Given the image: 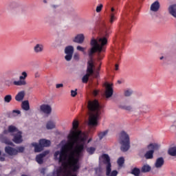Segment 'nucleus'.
I'll return each mask as SVG.
<instances>
[{
	"label": "nucleus",
	"mask_w": 176,
	"mask_h": 176,
	"mask_svg": "<svg viewBox=\"0 0 176 176\" xmlns=\"http://www.w3.org/2000/svg\"><path fill=\"white\" fill-rule=\"evenodd\" d=\"M109 34H111V30L106 28L99 37L96 38L94 37L91 38L90 41L91 48L88 50L89 60L87 66V74L82 78V83H87L89 78L94 74V62L93 60L94 54L97 53L98 61L102 60L104 56L101 55V53H104L107 50Z\"/></svg>",
	"instance_id": "obj_1"
},
{
	"label": "nucleus",
	"mask_w": 176,
	"mask_h": 176,
	"mask_svg": "<svg viewBox=\"0 0 176 176\" xmlns=\"http://www.w3.org/2000/svg\"><path fill=\"white\" fill-rule=\"evenodd\" d=\"M54 160H58V163H61L63 167H60L54 172V176H78L80 168V158H54Z\"/></svg>",
	"instance_id": "obj_2"
},
{
	"label": "nucleus",
	"mask_w": 176,
	"mask_h": 176,
	"mask_svg": "<svg viewBox=\"0 0 176 176\" xmlns=\"http://www.w3.org/2000/svg\"><path fill=\"white\" fill-rule=\"evenodd\" d=\"M87 108L89 110V126L94 127L98 124V120H100V115H101V107L98 100H89L88 102Z\"/></svg>",
	"instance_id": "obj_3"
},
{
	"label": "nucleus",
	"mask_w": 176,
	"mask_h": 176,
	"mask_svg": "<svg viewBox=\"0 0 176 176\" xmlns=\"http://www.w3.org/2000/svg\"><path fill=\"white\" fill-rule=\"evenodd\" d=\"M120 144L122 152H127L130 149V136L124 131H122L120 133Z\"/></svg>",
	"instance_id": "obj_4"
},
{
	"label": "nucleus",
	"mask_w": 176,
	"mask_h": 176,
	"mask_svg": "<svg viewBox=\"0 0 176 176\" xmlns=\"http://www.w3.org/2000/svg\"><path fill=\"white\" fill-rule=\"evenodd\" d=\"M5 153L9 156H17L19 153H23L25 151V147L21 146L16 148H13L10 146H7L4 148Z\"/></svg>",
	"instance_id": "obj_5"
},
{
	"label": "nucleus",
	"mask_w": 176,
	"mask_h": 176,
	"mask_svg": "<svg viewBox=\"0 0 176 176\" xmlns=\"http://www.w3.org/2000/svg\"><path fill=\"white\" fill-rule=\"evenodd\" d=\"M52 144L50 140L46 139H41L39 140V144L36 142L32 143V146L34 147V152H42L43 148H47Z\"/></svg>",
	"instance_id": "obj_6"
},
{
	"label": "nucleus",
	"mask_w": 176,
	"mask_h": 176,
	"mask_svg": "<svg viewBox=\"0 0 176 176\" xmlns=\"http://www.w3.org/2000/svg\"><path fill=\"white\" fill-rule=\"evenodd\" d=\"M147 148L148 149H149V151L146 152V153L144 154L145 159L146 160L153 159V153H155V151L159 150V148H160L159 144H150L148 145Z\"/></svg>",
	"instance_id": "obj_7"
},
{
	"label": "nucleus",
	"mask_w": 176,
	"mask_h": 176,
	"mask_svg": "<svg viewBox=\"0 0 176 176\" xmlns=\"http://www.w3.org/2000/svg\"><path fill=\"white\" fill-rule=\"evenodd\" d=\"M27 76H28L27 72H23L21 76H19V80L18 81H14L13 84L14 86H26L27 81H25V79Z\"/></svg>",
	"instance_id": "obj_8"
},
{
	"label": "nucleus",
	"mask_w": 176,
	"mask_h": 176,
	"mask_svg": "<svg viewBox=\"0 0 176 176\" xmlns=\"http://www.w3.org/2000/svg\"><path fill=\"white\" fill-rule=\"evenodd\" d=\"M116 13H118V8L116 6L111 7L109 12V21L110 24H113V21L116 20Z\"/></svg>",
	"instance_id": "obj_9"
},
{
	"label": "nucleus",
	"mask_w": 176,
	"mask_h": 176,
	"mask_svg": "<svg viewBox=\"0 0 176 176\" xmlns=\"http://www.w3.org/2000/svg\"><path fill=\"white\" fill-rule=\"evenodd\" d=\"M65 59L66 61H71L72 60V56H74V47L71 45L65 48Z\"/></svg>",
	"instance_id": "obj_10"
},
{
	"label": "nucleus",
	"mask_w": 176,
	"mask_h": 176,
	"mask_svg": "<svg viewBox=\"0 0 176 176\" xmlns=\"http://www.w3.org/2000/svg\"><path fill=\"white\" fill-rule=\"evenodd\" d=\"M23 132L18 131L16 133L13 134L14 138L12 139L13 142L15 144H21L23 142Z\"/></svg>",
	"instance_id": "obj_11"
},
{
	"label": "nucleus",
	"mask_w": 176,
	"mask_h": 176,
	"mask_svg": "<svg viewBox=\"0 0 176 176\" xmlns=\"http://www.w3.org/2000/svg\"><path fill=\"white\" fill-rule=\"evenodd\" d=\"M40 111L46 115H50L52 113V107L49 104H41Z\"/></svg>",
	"instance_id": "obj_12"
},
{
	"label": "nucleus",
	"mask_w": 176,
	"mask_h": 176,
	"mask_svg": "<svg viewBox=\"0 0 176 176\" xmlns=\"http://www.w3.org/2000/svg\"><path fill=\"white\" fill-rule=\"evenodd\" d=\"M111 96H113V88H112V85L108 84L106 87L105 97L111 98Z\"/></svg>",
	"instance_id": "obj_13"
},
{
	"label": "nucleus",
	"mask_w": 176,
	"mask_h": 176,
	"mask_svg": "<svg viewBox=\"0 0 176 176\" xmlns=\"http://www.w3.org/2000/svg\"><path fill=\"white\" fill-rule=\"evenodd\" d=\"M0 141L3 142V144H6V145H11V146H14V144L9 140L7 137L5 136L3 134H0Z\"/></svg>",
	"instance_id": "obj_14"
},
{
	"label": "nucleus",
	"mask_w": 176,
	"mask_h": 176,
	"mask_svg": "<svg viewBox=\"0 0 176 176\" xmlns=\"http://www.w3.org/2000/svg\"><path fill=\"white\" fill-rule=\"evenodd\" d=\"M118 170H112V166L109 165L106 166V175L107 176H118Z\"/></svg>",
	"instance_id": "obj_15"
},
{
	"label": "nucleus",
	"mask_w": 176,
	"mask_h": 176,
	"mask_svg": "<svg viewBox=\"0 0 176 176\" xmlns=\"http://www.w3.org/2000/svg\"><path fill=\"white\" fill-rule=\"evenodd\" d=\"M46 155H49V151H45L44 153L37 155L36 157V160L38 164H43V157L46 156Z\"/></svg>",
	"instance_id": "obj_16"
},
{
	"label": "nucleus",
	"mask_w": 176,
	"mask_h": 176,
	"mask_svg": "<svg viewBox=\"0 0 176 176\" xmlns=\"http://www.w3.org/2000/svg\"><path fill=\"white\" fill-rule=\"evenodd\" d=\"M102 159H103V163L104 164H106V167H108V166L112 167V165L111 164V158L108 154H103L102 155Z\"/></svg>",
	"instance_id": "obj_17"
},
{
	"label": "nucleus",
	"mask_w": 176,
	"mask_h": 176,
	"mask_svg": "<svg viewBox=\"0 0 176 176\" xmlns=\"http://www.w3.org/2000/svg\"><path fill=\"white\" fill-rule=\"evenodd\" d=\"M73 42L82 44L83 42H85V35H83V34H78L73 40Z\"/></svg>",
	"instance_id": "obj_18"
},
{
	"label": "nucleus",
	"mask_w": 176,
	"mask_h": 176,
	"mask_svg": "<svg viewBox=\"0 0 176 176\" xmlns=\"http://www.w3.org/2000/svg\"><path fill=\"white\" fill-rule=\"evenodd\" d=\"M141 113H149L151 107L148 104H141L139 107Z\"/></svg>",
	"instance_id": "obj_19"
},
{
	"label": "nucleus",
	"mask_w": 176,
	"mask_h": 176,
	"mask_svg": "<svg viewBox=\"0 0 176 176\" xmlns=\"http://www.w3.org/2000/svg\"><path fill=\"white\" fill-rule=\"evenodd\" d=\"M164 164V159L160 157L156 160L155 163V167H156V168H162Z\"/></svg>",
	"instance_id": "obj_20"
},
{
	"label": "nucleus",
	"mask_w": 176,
	"mask_h": 176,
	"mask_svg": "<svg viewBox=\"0 0 176 176\" xmlns=\"http://www.w3.org/2000/svg\"><path fill=\"white\" fill-rule=\"evenodd\" d=\"M151 12H158L159 9H160V3L158 1H155L151 6Z\"/></svg>",
	"instance_id": "obj_21"
},
{
	"label": "nucleus",
	"mask_w": 176,
	"mask_h": 176,
	"mask_svg": "<svg viewBox=\"0 0 176 176\" xmlns=\"http://www.w3.org/2000/svg\"><path fill=\"white\" fill-rule=\"evenodd\" d=\"M24 97H25V91H21L16 95L15 100L20 102V101H23V100H24Z\"/></svg>",
	"instance_id": "obj_22"
},
{
	"label": "nucleus",
	"mask_w": 176,
	"mask_h": 176,
	"mask_svg": "<svg viewBox=\"0 0 176 176\" xmlns=\"http://www.w3.org/2000/svg\"><path fill=\"white\" fill-rule=\"evenodd\" d=\"M168 10L169 14L176 19V4L170 6Z\"/></svg>",
	"instance_id": "obj_23"
},
{
	"label": "nucleus",
	"mask_w": 176,
	"mask_h": 176,
	"mask_svg": "<svg viewBox=\"0 0 176 176\" xmlns=\"http://www.w3.org/2000/svg\"><path fill=\"white\" fill-rule=\"evenodd\" d=\"M119 108L120 109H124V111H127L128 112H133L134 111V107L131 104H125V105H119Z\"/></svg>",
	"instance_id": "obj_24"
},
{
	"label": "nucleus",
	"mask_w": 176,
	"mask_h": 176,
	"mask_svg": "<svg viewBox=\"0 0 176 176\" xmlns=\"http://www.w3.org/2000/svg\"><path fill=\"white\" fill-rule=\"evenodd\" d=\"M34 50L35 53H42V52H43V45L36 44L34 47Z\"/></svg>",
	"instance_id": "obj_25"
},
{
	"label": "nucleus",
	"mask_w": 176,
	"mask_h": 176,
	"mask_svg": "<svg viewBox=\"0 0 176 176\" xmlns=\"http://www.w3.org/2000/svg\"><path fill=\"white\" fill-rule=\"evenodd\" d=\"M46 129L47 130H53V129H56V123L52 120L48 121L46 124Z\"/></svg>",
	"instance_id": "obj_26"
},
{
	"label": "nucleus",
	"mask_w": 176,
	"mask_h": 176,
	"mask_svg": "<svg viewBox=\"0 0 176 176\" xmlns=\"http://www.w3.org/2000/svg\"><path fill=\"white\" fill-rule=\"evenodd\" d=\"M21 108L23 111H30V102L28 100L22 102Z\"/></svg>",
	"instance_id": "obj_27"
},
{
	"label": "nucleus",
	"mask_w": 176,
	"mask_h": 176,
	"mask_svg": "<svg viewBox=\"0 0 176 176\" xmlns=\"http://www.w3.org/2000/svg\"><path fill=\"white\" fill-rule=\"evenodd\" d=\"M133 89H126L124 90V97H131L133 95Z\"/></svg>",
	"instance_id": "obj_28"
},
{
	"label": "nucleus",
	"mask_w": 176,
	"mask_h": 176,
	"mask_svg": "<svg viewBox=\"0 0 176 176\" xmlns=\"http://www.w3.org/2000/svg\"><path fill=\"white\" fill-rule=\"evenodd\" d=\"M151 166L146 164L142 167L141 172L142 173H149V171H151Z\"/></svg>",
	"instance_id": "obj_29"
},
{
	"label": "nucleus",
	"mask_w": 176,
	"mask_h": 176,
	"mask_svg": "<svg viewBox=\"0 0 176 176\" xmlns=\"http://www.w3.org/2000/svg\"><path fill=\"white\" fill-rule=\"evenodd\" d=\"M8 131L9 133H17L19 131V129H17V127H16L15 126L13 125H10L8 126Z\"/></svg>",
	"instance_id": "obj_30"
},
{
	"label": "nucleus",
	"mask_w": 176,
	"mask_h": 176,
	"mask_svg": "<svg viewBox=\"0 0 176 176\" xmlns=\"http://www.w3.org/2000/svg\"><path fill=\"white\" fill-rule=\"evenodd\" d=\"M168 153L170 156H176V147L170 148Z\"/></svg>",
	"instance_id": "obj_31"
},
{
	"label": "nucleus",
	"mask_w": 176,
	"mask_h": 176,
	"mask_svg": "<svg viewBox=\"0 0 176 176\" xmlns=\"http://www.w3.org/2000/svg\"><path fill=\"white\" fill-rule=\"evenodd\" d=\"M140 173H141V170H140V168H134L131 171V174H133L135 176H140Z\"/></svg>",
	"instance_id": "obj_32"
},
{
	"label": "nucleus",
	"mask_w": 176,
	"mask_h": 176,
	"mask_svg": "<svg viewBox=\"0 0 176 176\" xmlns=\"http://www.w3.org/2000/svg\"><path fill=\"white\" fill-rule=\"evenodd\" d=\"M117 163L119 167H123V164H124V157H120V158H118Z\"/></svg>",
	"instance_id": "obj_33"
},
{
	"label": "nucleus",
	"mask_w": 176,
	"mask_h": 176,
	"mask_svg": "<svg viewBox=\"0 0 176 176\" xmlns=\"http://www.w3.org/2000/svg\"><path fill=\"white\" fill-rule=\"evenodd\" d=\"M12 100V95H6L4 97V102H6L7 104H9Z\"/></svg>",
	"instance_id": "obj_34"
},
{
	"label": "nucleus",
	"mask_w": 176,
	"mask_h": 176,
	"mask_svg": "<svg viewBox=\"0 0 176 176\" xmlns=\"http://www.w3.org/2000/svg\"><path fill=\"white\" fill-rule=\"evenodd\" d=\"M107 134H108V131H104L102 132H100L98 133L99 139L102 140V138H104V137H105Z\"/></svg>",
	"instance_id": "obj_35"
},
{
	"label": "nucleus",
	"mask_w": 176,
	"mask_h": 176,
	"mask_svg": "<svg viewBox=\"0 0 176 176\" xmlns=\"http://www.w3.org/2000/svg\"><path fill=\"white\" fill-rule=\"evenodd\" d=\"M87 152L89 155H93V153H94V152H96V148H94V147H89V148H87Z\"/></svg>",
	"instance_id": "obj_36"
},
{
	"label": "nucleus",
	"mask_w": 176,
	"mask_h": 176,
	"mask_svg": "<svg viewBox=\"0 0 176 176\" xmlns=\"http://www.w3.org/2000/svg\"><path fill=\"white\" fill-rule=\"evenodd\" d=\"M80 57V56L79 55L78 53H75L74 54L73 58H74V60H75V61H79Z\"/></svg>",
	"instance_id": "obj_37"
},
{
	"label": "nucleus",
	"mask_w": 176,
	"mask_h": 176,
	"mask_svg": "<svg viewBox=\"0 0 176 176\" xmlns=\"http://www.w3.org/2000/svg\"><path fill=\"white\" fill-rule=\"evenodd\" d=\"M102 7H103L102 4H100V6L96 7V10L97 13H100V12H101V10H102Z\"/></svg>",
	"instance_id": "obj_38"
},
{
	"label": "nucleus",
	"mask_w": 176,
	"mask_h": 176,
	"mask_svg": "<svg viewBox=\"0 0 176 176\" xmlns=\"http://www.w3.org/2000/svg\"><path fill=\"white\" fill-rule=\"evenodd\" d=\"M78 89H76L75 91L72 90L71 91V96L72 97H76V95L78 94Z\"/></svg>",
	"instance_id": "obj_39"
},
{
	"label": "nucleus",
	"mask_w": 176,
	"mask_h": 176,
	"mask_svg": "<svg viewBox=\"0 0 176 176\" xmlns=\"http://www.w3.org/2000/svg\"><path fill=\"white\" fill-rule=\"evenodd\" d=\"M77 50H79V52H85L86 49L85 47H80V45L77 46Z\"/></svg>",
	"instance_id": "obj_40"
},
{
	"label": "nucleus",
	"mask_w": 176,
	"mask_h": 176,
	"mask_svg": "<svg viewBox=\"0 0 176 176\" xmlns=\"http://www.w3.org/2000/svg\"><path fill=\"white\" fill-rule=\"evenodd\" d=\"M46 171V169L45 168H42L41 170H40V172L41 174H43V175H45V173Z\"/></svg>",
	"instance_id": "obj_41"
},
{
	"label": "nucleus",
	"mask_w": 176,
	"mask_h": 176,
	"mask_svg": "<svg viewBox=\"0 0 176 176\" xmlns=\"http://www.w3.org/2000/svg\"><path fill=\"white\" fill-rule=\"evenodd\" d=\"M64 85L63 84H56V89H60V87H63Z\"/></svg>",
	"instance_id": "obj_42"
},
{
	"label": "nucleus",
	"mask_w": 176,
	"mask_h": 176,
	"mask_svg": "<svg viewBox=\"0 0 176 176\" xmlns=\"http://www.w3.org/2000/svg\"><path fill=\"white\" fill-rule=\"evenodd\" d=\"M13 113H17V115H20V113H21V112L19 110H14Z\"/></svg>",
	"instance_id": "obj_43"
},
{
	"label": "nucleus",
	"mask_w": 176,
	"mask_h": 176,
	"mask_svg": "<svg viewBox=\"0 0 176 176\" xmlns=\"http://www.w3.org/2000/svg\"><path fill=\"white\" fill-rule=\"evenodd\" d=\"M115 5H116L120 0H111Z\"/></svg>",
	"instance_id": "obj_44"
},
{
	"label": "nucleus",
	"mask_w": 176,
	"mask_h": 176,
	"mask_svg": "<svg viewBox=\"0 0 176 176\" xmlns=\"http://www.w3.org/2000/svg\"><path fill=\"white\" fill-rule=\"evenodd\" d=\"M98 91L94 90V96H98Z\"/></svg>",
	"instance_id": "obj_45"
},
{
	"label": "nucleus",
	"mask_w": 176,
	"mask_h": 176,
	"mask_svg": "<svg viewBox=\"0 0 176 176\" xmlns=\"http://www.w3.org/2000/svg\"><path fill=\"white\" fill-rule=\"evenodd\" d=\"M9 133V129L8 130H4L3 132V134H8Z\"/></svg>",
	"instance_id": "obj_46"
},
{
	"label": "nucleus",
	"mask_w": 176,
	"mask_h": 176,
	"mask_svg": "<svg viewBox=\"0 0 176 176\" xmlns=\"http://www.w3.org/2000/svg\"><path fill=\"white\" fill-rule=\"evenodd\" d=\"M0 162H5L4 157H0Z\"/></svg>",
	"instance_id": "obj_47"
},
{
	"label": "nucleus",
	"mask_w": 176,
	"mask_h": 176,
	"mask_svg": "<svg viewBox=\"0 0 176 176\" xmlns=\"http://www.w3.org/2000/svg\"><path fill=\"white\" fill-rule=\"evenodd\" d=\"M119 69V65L116 64V71H118Z\"/></svg>",
	"instance_id": "obj_48"
},
{
	"label": "nucleus",
	"mask_w": 176,
	"mask_h": 176,
	"mask_svg": "<svg viewBox=\"0 0 176 176\" xmlns=\"http://www.w3.org/2000/svg\"><path fill=\"white\" fill-rule=\"evenodd\" d=\"M39 76H40L39 73L35 74V78H39Z\"/></svg>",
	"instance_id": "obj_49"
},
{
	"label": "nucleus",
	"mask_w": 176,
	"mask_h": 176,
	"mask_svg": "<svg viewBox=\"0 0 176 176\" xmlns=\"http://www.w3.org/2000/svg\"><path fill=\"white\" fill-rule=\"evenodd\" d=\"M98 71H100V67L97 69L96 74H98Z\"/></svg>",
	"instance_id": "obj_50"
},
{
	"label": "nucleus",
	"mask_w": 176,
	"mask_h": 176,
	"mask_svg": "<svg viewBox=\"0 0 176 176\" xmlns=\"http://www.w3.org/2000/svg\"><path fill=\"white\" fill-rule=\"evenodd\" d=\"M164 58V56H161V57L160 58V60H163Z\"/></svg>",
	"instance_id": "obj_51"
},
{
	"label": "nucleus",
	"mask_w": 176,
	"mask_h": 176,
	"mask_svg": "<svg viewBox=\"0 0 176 176\" xmlns=\"http://www.w3.org/2000/svg\"><path fill=\"white\" fill-rule=\"evenodd\" d=\"M44 3H47V1L43 0Z\"/></svg>",
	"instance_id": "obj_52"
},
{
	"label": "nucleus",
	"mask_w": 176,
	"mask_h": 176,
	"mask_svg": "<svg viewBox=\"0 0 176 176\" xmlns=\"http://www.w3.org/2000/svg\"><path fill=\"white\" fill-rule=\"evenodd\" d=\"M50 24H51V25H53V24H54V23L50 22Z\"/></svg>",
	"instance_id": "obj_53"
},
{
	"label": "nucleus",
	"mask_w": 176,
	"mask_h": 176,
	"mask_svg": "<svg viewBox=\"0 0 176 176\" xmlns=\"http://www.w3.org/2000/svg\"><path fill=\"white\" fill-rule=\"evenodd\" d=\"M52 8H56V6H52Z\"/></svg>",
	"instance_id": "obj_54"
},
{
	"label": "nucleus",
	"mask_w": 176,
	"mask_h": 176,
	"mask_svg": "<svg viewBox=\"0 0 176 176\" xmlns=\"http://www.w3.org/2000/svg\"><path fill=\"white\" fill-rule=\"evenodd\" d=\"M96 78H97V75L96 76Z\"/></svg>",
	"instance_id": "obj_55"
}]
</instances>
